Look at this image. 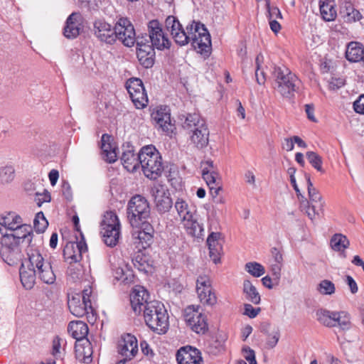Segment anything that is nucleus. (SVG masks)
Masks as SVG:
<instances>
[{
    "label": "nucleus",
    "instance_id": "e2e57ef3",
    "mask_svg": "<svg viewBox=\"0 0 364 364\" xmlns=\"http://www.w3.org/2000/svg\"><path fill=\"white\" fill-rule=\"evenodd\" d=\"M346 283L348 285L350 290L352 294L357 293L358 288V285L355 282V281L353 279V278L351 276H346Z\"/></svg>",
    "mask_w": 364,
    "mask_h": 364
},
{
    "label": "nucleus",
    "instance_id": "dca6fc26",
    "mask_svg": "<svg viewBox=\"0 0 364 364\" xmlns=\"http://www.w3.org/2000/svg\"><path fill=\"white\" fill-rule=\"evenodd\" d=\"M114 25L112 26L105 19L99 18L94 21L92 33L100 42L113 45L114 43Z\"/></svg>",
    "mask_w": 364,
    "mask_h": 364
},
{
    "label": "nucleus",
    "instance_id": "4d7b16f0",
    "mask_svg": "<svg viewBox=\"0 0 364 364\" xmlns=\"http://www.w3.org/2000/svg\"><path fill=\"white\" fill-rule=\"evenodd\" d=\"M63 341V339L60 338L58 336H56L54 337L53 340V345H52V354L55 358L60 356V347H61V342Z\"/></svg>",
    "mask_w": 364,
    "mask_h": 364
},
{
    "label": "nucleus",
    "instance_id": "3c124183",
    "mask_svg": "<svg viewBox=\"0 0 364 364\" xmlns=\"http://www.w3.org/2000/svg\"><path fill=\"white\" fill-rule=\"evenodd\" d=\"M280 338V333L279 330L274 331L271 334L267 335V341H266V347L268 349H272L274 348Z\"/></svg>",
    "mask_w": 364,
    "mask_h": 364
},
{
    "label": "nucleus",
    "instance_id": "6e6552de",
    "mask_svg": "<svg viewBox=\"0 0 364 364\" xmlns=\"http://www.w3.org/2000/svg\"><path fill=\"white\" fill-rule=\"evenodd\" d=\"M30 266L34 267L38 278L48 284L55 282L56 276L53 270L50 263L45 260L38 249L29 247L26 250Z\"/></svg>",
    "mask_w": 364,
    "mask_h": 364
},
{
    "label": "nucleus",
    "instance_id": "0eeeda50",
    "mask_svg": "<svg viewBox=\"0 0 364 364\" xmlns=\"http://www.w3.org/2000/svg\"><path fill=\"white\" fill-rule=\"evenodd\" d=\"M151 209L146 198L141 195L131 198L127 205V218L133 228H138L140 224L148 223Z\"/></svg>",
    "mask_w": 364,
    "mask_h": 364
},
{
    "label": "nucleus",
    "instance_id": "2f4dec72",
    "mask_svg": "<svg viewBox=\"0 0 364 364\" xmlns=\"http://www.w3.org/2000/svg\"><path fill=\"white\" fill-rule=\"evenodd\" d=\"M174 208L181 222L191 218L192 215L196 213V210L194 207L189 205L186 200L180 198L176 199L174 203Z\"/></svg>",
    "mask_w": 364,
    "mask_h": 364
},
{
    "label": "nucleus",
    "instance_id": "ea45409f",
    "mask_svg": "<svg viewBox=\"0 0 364 364\" xmlns=\"http://www.w3.org/2000/svg\"><path fill=\"white\" fill-rule=\"evenodd\" d=\"M349 245V240L342 234H335L331 239V247L335 251L344 252Z\"/></svg>",
    "mask_w": 364,
    "mask_h": 364
},
{
    "label": "nucleus",
    "instance_id": "a18cd8bd",
    "mask_svg": "<svg viewBox=\"0 0 364 364\" xmlns=\"http://www.w3.org/2000/svg\"><path fill=\"white\" fill-rule=\"evenodd\" d=\"M316 289L321 295H332L336 291V287L331 281L323 279L319 282Z\"/></svg>",
    "mask_w": 364,
    "mask_h": 364
},
{
    "label": "nucleus",
    "instance_id": "bb28decb",
    "mask_svg": "<svg viewBox=\"0 0 364 364\" xmlns=\"http://www.w3.org/2000/svg\"><path fill=\"white\" fill-rule=\"evenodd\" d=\"M68 331L77 343L87 340L88 326L86 323L81 321H71L68 324Z\"/></svg>",
    "mask_w": 364,
    "mask_h": 364
},
{
    "label": "nucleus",
    "instance_id": "4468645a",
    "mask_svg": "<svg viewBox=\"0 0 364 364\" xmlns=\"http://www.w3.org/2000/svg\"><path fill=\"white\" fill-rule=\"evenodd\" d=\"M151 195L154 198L156 209L159 214L168 213L173 206L170 193L166 187L156 184L151 188Z\"/></svg>",
    "mask_w": 364,
    "mask_h": 364
},
{
    "label": "nucleus",
    "instance_id": "20e7f679",
    "mask_svg": "<svg viewBox=\"0 0 364 364\" xmlns=\"http://www.w3.org/2000/svg\"><path fill=\"white\" fill-rule=\"evenodd\" d=\"M139 163L144 176L156 180L164 171V163L159 151L153 145L143 146L139 151Z\"/></svg>",
    "mask_w": 364,
    "mask_h": 364
},
{
    "label": "nucleus",
    "instance_id": "423d86ee",
    "mask_svg": "<svg viewBox=\"0 0 364 364\" xmlns=\"http://www.w3.org/2000/svg\"><path fill=\"white\" fill-rule=\"evenodd\" d=\"M274 89L283 97L291 98L297 91L300 80L287 68L274 66L272 71Z\"/></svg>",
    "mask_w": 364,
    "mask_h": 364
},
{
    "label": "nucleus",
    "instance_id": "680f3d73",
    "mask_svg": "<svg viewBox=\"0 0 364 364\" xmlns=\"http://www.w3.org/2000/svg\"><path fill=\"white\" fill-rule=\"evenodd\" d=\"M36 200L38 205L41 206L43 203L49 202L50 200V195L47 191H45L43 194L36 193Z\"/></svg>",
    "mask_w": 364,
    "mask_h": 364
},
{
    "label": "nucleus",
    "instance_id": "6ab92c4d",
    "mask_svg": "<svg viewBox=\"0 0 364 364\" xmlns=\"http://www.w3.org/2000/svg\"><path fill=\"white\" fill-rule=\"evenodd\" d=\"M87 246L85 242H68L63 249V257L69 264L76 263L81 260L82 252H85Z\"/></svg>",
    "mask_w": 364,
    "mask_h": 364
},
{
    "label": "nucleus",
    "instance_id": "393cba45",
    "mask_svg": "<svg viewBox=\"0 0 364 364\" xmlns=\"http://www.w3.org/2000/svg\"><path fill=\"white\" fill-rule=\"evenodd\" d=\"M305 179L306 181L308 194L309 198V203L312 205V208L317 211L323 210L324 201L323 200L322 196L318 191L314 187V185L311 181V176L309 173H305Z\"/></svg>",
    "mask_w": 364,
    "mask_h": 364
},
{
    "label": "nucleus",
    "instance_id": "ddd939ff",
    "mask_svg": "<svg viewBox=\"0 0 364 364\" xmlns=\"http://www.w3.org/2000/svg\"><path fill=\"white\" fill-rule=\"evenodd\" d=\"M202 176L209 186L213 196H216L222 189L221 178L214 166L213 161L208 160L202 163Z\"/></svg>",
    "mask_w": 364,
    "mask_h": 364
},
{
    "label": "nucleus",
    "instance_id": "72a5a7b5",
    "mask_svg": "<svg viewBox=\"0 0 364 364\" xmlns=\"http://www.w3.org/2000/svg\"><path fill=\"white\" fill-rule=\"evenodd\" d=\"M121 160L124 167L129 172H134L140 165L139 152L136 154L133 149H128L122 153Z\"/></svg>",
    "mask_w": 364,
    "mask_h": 364
},
{
    "label": "nucleus",
    "instance_id": "2eb2a0df",
    "mask_svg": "<svg viewBox=\"0 0 364 364\" xmlns=\"http://www.w3.org/2000/svg\"><path fill=\"white\" fill-rule=\"evenodd\" d=\"M196 292L201 303L210 306L217 302V297L213 291L210 279L206 275H200L196 281Z\"/></svg>",
    "mask_w": 364,
    "mask_h": 364
},
{
    "label": "nucleus",
    "instance_id": "c85d7f7f",
    "mask_svg": "<svg viewBox=\"0 0 364 364\" xmlns=\"http://www.w3.org/2000/svg\"><path fill=\"white\" fill-rule=\"evenodd\" d=\"M80 14L72 13L66 20L63 29V34L67 38H75L80 34V23L78 19Z\"/></svg>",
    "mask_w": 364,
    "mask_h": 364
},
{
    "label": "nucleus",
    "instance_id": "a19ab883",
    "mask_svg": "<svg viewBox=\"0 0 364 364\" xmlns=\"http://www.w3.org/2000/svg\"><path fill=\"white\" fill-rule=\"evenodd\" d=\"M101 228H120L119 218L114 211H107L103 217V220L100 225Z\"/></svg>",
    "mask_w": 364,
    "mask_h": 364
},
{
    "label": "nucleus",
    "instance_id": "5701e85b",
    "mask_svg": "<svg viewBox=\"0 0 364 364\" xmlns=\"http://www.w3.org/2000/svg\"><path fill=\"white\" fill-rule=\"evenodd\" d=\"M149 294L143 287H137L131 295L130 303L134 312L139 314L144 309V306L149 303Z\"/></svg>",
    "mask_w": 364,
    "mask_h": 364
},
{
    "label": "nucleus",
    "instance_id": "7ed1b4c3",
    "mask_svg": "<svg viewBox=\"0 0 364 364\" xmlns=\"http://www.w3.org/2000/svg\"><path fill=\"white\" fill-rule=\"evenodd\" d=\"M189 135L191 144L198 149L205 148L209 143V130L206 122L199 114H188L182 124Z\"/></svg>",
    "mask_w": 364,
    "mask_h": 364
},
{
    "label": "nucleus",
    "instance_id": "09e8293b",
    "mask_svg": "<svg viewBox=\"0 0 364 364\" xmlns=\"http://www.w3.org/2000/svg\"><path fill=\"white\" fill-rule=\"evenodd\" d=\"M48 225V223L46 219L43 212H39L36 215L33 220V227L35 230L38 232H43Z\"/></svg>",
    "mask_w": 364,
    "mask_h": 364
},
{
    "label": "nucleus",
    "instance_id": "4be33fe9",
    "mask_svg": "<svg viewBox=\"0 0 364 364\" xmlns=\"http://www.w3.org/2000/svg\"><path fill=\"white\" fill-rule=\"evenodd\" d=\"M220 240L221 233L213 232L208 235L206 241L209 249V257L215 264L220 262L223 251V245Z\"/></svg>",
    "mask_w": 364,
    "mask_h": 364
},
{
    "label": "nucleus",
    "instance_id": "c03bdc74",
    "mask_svg": "<svg viewBox=\"0 0 364 364\" xmlns=\"http://www.w3.org/2000/svg\"><path fill=\"white\" fill-rule=\"evenodd\" d=\"M245 270L255 277H259L265 273L264 267L257 262H250L245 265Z\"/></svg>",
    "mask_w": 364,
    "mask_h": 364
},
{
    "label": "nucleus",
    "instance_id": "4c0bfd02",
    "mask_svg": "<svg viewBox=\"0 0 364 364\" xmlns=\"http://www.w3.org/2000/svg\"><path fill=\"white\" fill-rule=\"evenodd\" d=\"M243 292L245 294L246 299L254 304H259L260 303L261 298L259 292L248 279L245 280L243 282Z\"/></svg>",
    "mask_w": 364,
    "mask_h": 364
},
{
    "label": "nucleus",
    "instance_id": "13d9d810",
    "mask_svg": "<svg viewBox=\"0 0 364 364\" xmlns=\"http://www.w3.org/2000/svg\"><path fill=\"white\" fill-rule=\"evenodd\" d=\"M267 7L269 14V18L277 19L282 18V16L280 10L277 7H271L269 5V0H266Z\"/></svg>",
    "mask_w": 364,
    "mask_h": 364
},
{
    "label": "nucleus",
    "instance_id": "58836bf2",
    "mask_svg": "<svg viewBox=\"0 0 364 364\" xmlns=\"http://www.w3.org/2000/svg\"><path fill=\"white\" fill-rule=\"evenodd\" d=\"M320 12L323 20L326 21H333L337 15L333 3L331 1H323L320 4Z\"/></svg>",
    "mask_w": 364,
    "mask_h": 364
},
{
    "label": "nucleus",
    "instance_id": "6e6d98bb",
    "mask_svg": "<svg viewBox=\"0 0 364 364\" xmlns=\"http://www.w3.org/2000/svg\"><path fill=\"white\" fill-rule=\"evenodd\" d=\"M244 314L250 317V318H255L259 313L261 311L260 308H254L250 304H245L244 306Z\"/></svg>",
    "mask_w": 364,
    "mask_h": 364
},
{
    "label": "nucleus",
    "instance_id": "c9c22d12",
    "mask_svg": "<svg viewBox=\"0 0 364 364\" xmlns=\"http://www.w3.org/2000/svg\"><path fill=\"white\" fill-rule=\"evenodd\" d=\"M100 234L105 244L109 247H114L119 242L120 228H101Z\"/></svg>",
    "mask_w": 364,
    "mask_h": 364
},
{
    "label": "nucleus",
    "instance_id": "b1692460",
    "mask_svg": "<svg viewBox=\"0 0 364 364\" xmlns=\"http://www.w3.org/2000/svg\"><path fill=\"white\" fill-rule=\"evenodd\" d=\"M134 235H137L138 244L142 249L149 247L153 242L154 230L153 226L148 222L140 224Z\"/></svg>",
    "mask_w": 364,
    "mask_h": 364
},
{
    "label": "nucleus",
    "instance_id": "a878e982",
    "mask_svg": "<svg viewBox=\"0 0 364 364\" xmlns=\"http://www.w3.org/2000/svg\"><path fill=\"white\" fill-rule=\"evenodd\" d=\"M151 118L163 131L171 130V115L169 109L166 106H161L154 110L151 113Z\"/></svg>",
    "mask_w": 364,
    "mask_h": 364
},
{
    "label": "nucleus",
    "instance_id": "338daca9",
    "mask_svg": "<svg viewBox=\"0 0 364 364\" xmlns=\"http://www.w3.org/2000/svg\"><path fill=\"white\" fill-rule=\"evenodd\" d=\"M282 148L287 151H290L294 148V139L292 138H286L282 144Z\"/></svg>",
    "mask_w": 364,
    "mask_h": 364
},
{
    "label": "nucleus",
    "instance_id": "49530a36",
    "mask_svg": "<svg viewBox=\"0 0 364 364\" xmlns=\"http://www.w3.org/2000/svg\"><path fill=\"white\" fill-rule=\"evenodd\" d=\"M90 346L91 344L88 339L75 345L76 352L80 355H83V360L85 362H87V360L89 359L92 355V349Z\"/></svg>",
    "mask_w": 364,
    "mask_h": 364
},
{
    "label": "nucleus",
    "instance_id": "39448f33",
    "mask_svg": "<svg viewBox=\"0 0 364 364\" xmlns=\"http://www.w3.org/2000/svg\"><path fill=\"white\" fill-rule=\"evenodd\" d=\"M144 318L146 324L153 331L165 333L168 329V314L164 305L158 301H151L144 306Z\"/></svg>",
    "mask_w": 364,
    "mask_h": 364
},
{
    "label": "nucleus",
    "instance_id": "052dcab7",
    "mask_svg": "<svg viewBox=\"0 0 364 364\" xmlns=\"http://www.w3.org/2000/svg\"><path fill=\"white\" fill-rule=\"evenodd\" d=\"M353 108L357 113L364 114V95L354 102Z\"/></svg>",
    "mask_w": 364,
    "mask_h": 364
},
{
    "label": "nucleus",
    "instance_id": "f3484780",
    "mask_svg": "<svg viewBox=\"0 0 364 364\" xmlns=\"http://www.w3.org/2000/svg\"><path fill=\"white\" fill-rule=\"evenodd\" d=\"M68 306L72 314L76 317H82L90 314L94 316L92 304L82 299L80 294H69L68 295Z\"/></svg>",
    "mask_w": 364,
    "mask_h": 364
},
{
    "label": "nucleus",
    "instance_id": "9d476101",
    "mask_svg": "<svg viewBox=\"0 0 364 364\" xmlns=\"http://www.w3.org/2000/svg\"><path fill=\"white\" fill-rule=\"evenodd\" d=\"M126 89L136 109H143L148 105V96L144 84L139 78L129 79L126 82Z\"/></svg>",
    "mask_w": 364,
    "mask_h": 364
},
{
    "label": "nucleus",
    "instance_id": "603ef678",
    "mask_svg": "<svg viewBox=\"0 0 364 364\" xmlns=\"http://www.w3.org/2000/svg\"><path fill=\"white\" fill-rule=\"evenodd\" d=\"M346 80L343 77H333L328 82V88L332 91H337L344 86Z\"/></svg>",
    "mask_w": 364,
    "mask_h": 364
},
{
    "label": "nucleus",
    "instance_id": "412c9836",
    "mask_svg": "<svg viewBox=\"0 0 364 364\" xmlns=\"http://www.w3.org/2000/svg\"><path fill=\"white\" fill-rule=\"evenodd\" d=\"M0 225L11 230H16L23 228L27 233L31 234V228L23 224L22 218L15 212H8L0 215Z\"/></svg>",
    "mask_w": 364,
    "mask_h": 364
},
{
    "label": "nucleus",
    "instance_id": "37998d69",
    "mask_svg": "<svg viewBox=\"0 0 364 364\" xmlns=\"http://www.w3.org/2000/svg\"><path fill=\"white\" fill-rule=\"evenodd\" d=\"M307 160L309 164L318 172L324 173V169L322 167L323 159L321 156L314 151H307L306 154Z\"/></svg>",
    "mask_w": 364,
    "mask_h": 364
},
{
    "label": "nucleus",
    "instance_id": "864d4df0",
    "mask_svg": "<svg viewBox=\"0 0 364 364\" xmlns=\"http://www.w3.org/2000/svg\"><path fill=\"white\" fill-rule=\"evenodd\" d=\"M242 355L249 364H257L255 358V353L249 346L242 348Z\"/></svg>",
    "mask_w": 364,
    "mask_h": 364
},
{
    "label": "nucleus",
    "instance_id": "9b49d317",
    "mask_svg": "<svg viewBox=\"0 0 364 364\" xmlns=\"http://www.w3.org/2000/svg\"><path fill=\"white\" fill-rule=\"evenodd\" d=\"M184 319L190 328L197 333H205L208 331L206 316L200 311L199 307L188 306L184 310Z\"/></svg>",
    "mask_w": 364,
    "mask_h": 364
},
{
    "label": "nucleus",
    "instance_id": "7c9ffc66",
    "mask_svg": "<svg viewBox=\"0 0 364 364\" xmlns=\"http://www.w3.org/2000/svg\"><path fill=\"white\" fill-rule=\"evenodd\" d=\"M19 274L21 282L23 287L26 289H31L36 284L37 275L35 267H25L24 264H21Z\"/></svg>",
    "mask_w": 364,
    "mask_h": 364
},
{
    "label": "nucleus",
    "instance_id": "a211bd4d",
    "mask_svg": "<svg viewBox=\"0 0 364 364\" xmlns=\"http://www.w3.org/2000/svg\"><path fill=\"white\" fill-rule=\"evenodd\" d=\"M117 349L118 353L124 357V360H132L138 352L136 337L130 333L122 335L119 341Z\"/></svg>",
    "mask_w": 364,
    "mask_h": 364
},
{
    "label": "nucleus",
    "instance_id": "e433bc0d",
    "mask_svg": "<svg viewBox=\"0 0 364 364\" xmlns=\"http://www.w3.org/2000/svg\"><path fill=\"white\" fill-rule=\"evenodd\" d=\"M336 311H331L320 309L316 312V320L324 326L331 328L336 327L335 316Z\"/></svg>",
    "mask_w": 364,
    "mask_h": 364
},
{
    "label": "nucleus",
    "instance_id": "de8ad7c7",
    "mask_svg": "<svg viewBox=\"0 0 364 364\" xmlns=\"http://www.w3.org/2000/svg\"><path fill=\"white\" fill-rule=\"evenodd\" d=\"M345 14V18L347 22H355L359 21L362 18V15L360 11L355 9L352 5L349 4L345 7L343 11Z\"/></svg>",
    "mask_w": 364,
    "mask_h": 364
},
{
    "label": "nucleus",
    "instance_id": "c756f323",
    "mask_svg": "<svg viewBox=\"0 0 364 364\" xmlns=\"http://www.w3.org/2000/svg\"><path fill=\"white\" fill-rule=\"evenodd\" d=\"M111 136L107 134H104L101 138L102 156L105 161L112 164L117 160L116 149L110 143Z\"/></svg>",
    "mask_w": 364,
    "mask_h": 364
},
{
    "label": "nucleus",
    "instance_id": "79ce46f5",
    "mask_svg": "<svg viewBox=\"0 0 364 364\" xmlns=\"http://www.w3.org/2000/svg\"><path fill=\"white\" fill-rule=\"evenodd\" d=\"M335 316L336 326L339 327L342 331L348 330L351 327L350 318L346 311H336Z\"/></svg>",
    "mask_w": 364,
    "mask_h": 364
},
{
    "label": "nucleus",
    "instance_id": "bf43d9fd",
    "mask_svg": "<svg viewBox=\"0 0 364 364\" xmlns=\"http://www.w3.org/2000/svg\"><path fill=\"white\" fill-rule=\"evenodd\" d=\"M135 43H136L137 49L143 48H142L143 46H153L154 47V45H152V43H151V41L149 40V36H147L146 35V37H144V36L138 37V38L136 37Z\"/></svg>",
    "mask_w": 364,
    "mask_h": 364
},
{
    "label": "nucleus",
    "instance_id": "f03ea898",
    "mask_svg": "<svg viewBox=\"0 0 364 364\" xmlns=\"http://www.w3.org/2000/svg\"><path fill=\"white\" fill-rule=\"evenodd\" d=\"M32 234L24 233L21 236L13 234H5L1 238L0 255L4 262L10 266L18 264L23 259V254L20 247L21 242L26 241L31 243ZM31 247L29 245L28 248Z\"/></svg>",
    "mask_w": 364,
    "mask_h": 364
},
{
    "label": "nucleus",
    "instance_id": "5fc2aeb1",
    "mask_svg": "<svg viewBox=\"0 0 364 364\" xmlns=\"http://www.w3.org/2000/svg\"><path fill=\"white\" fill-rule=\"evenodd\" d=\"M301 206L306 208V213L311 220H314L316 215H319L323 210H318L317 213L312 208V205L309 203L306 199L301 201Z\"/></svg>",
    "mask_w": 364,
    "mask_h": 364
},
{
    "label": "nucleus",
    "instance_id": "aec40b11",
    "mask_svg": "<svg viewBox=\"0 0 364 364\" xmlns=\"http://www.w3.org/2000/svg\"><path fill=\"white\" fill-rule=\"evenodd\" d=\"M178 364H202L200 352L191 346L181 348L176 353Z\"/></svg>",
    "mask_w": 364,
    "mask_h": 364
},
{
    "label": "nucleus",
    "instance_id": "f8f14e48",
    "mask_svg": "<svg viewBox=\"0 0 364 364\" xmlns=\"http://www.w3.org/2000/svg\"><path fill=\"white\" fill-rule=\"evenodd\" d=\"M147 29L149 40L154 48L161 50L170 48L171 43L164 33L162 26L158 20L150 21L148 23Z\"/></svg>",
    "mask_w": 364,
    "mask_h": 364
},
{
    "label": "nucleus",
    "instance_id": "473e14b6",
    "mask_svg": "<svg viewBox=\"0 0 364 364\" xmlns=\"http://www.w3.org/2000/svg\"><path fill=\"white\" fill-rule=\"evenodd\" d=\"M364 48L360 43L351 41L347 45L346 58L350 62L363 60Z\"/></svg>",
    "mask_w": 364,
    "mask_h": 364
},
{
    "label": "nucleus",
    "instance_id": "f704fd0d",
    "mask_svg": "<svg viewBox=\"0 0 364 364\" xmlns=\"http://www.w3.org/2000/svg\"><path fill=\"white\" fill-rule=\"evenodd\" d=\"M136 51L140 64L146 68H151L154 63L155 51L153 46H143Z\"/></svg>",
    "mask_w": 364,
    "mask_h": 364
},
{
    "label": "nucleus",
    "instance_id": "774afa93",
    "mask_svg": "<svg viewBox=\"0 0 364 364\" xmlns=\"http://www.w3.org/2000/svg\"><path fill=\"white\" fill-rule=\"evenodd\" d=\"M48 178L50 182V184L54 186L59 178V172L56 169H52L48 173Z\"/></svg>",
    "mask_w": 364,
    "mask_h": 364
},
{
    "label": "nucleus",
    "instance_id": "1a4fd4ad",
    "mask_svg": "<svg viewBox=\"0 0 364 364\" xmlns=\"http://www.w3.org/2000/svg\"><path fill=\"white\" fill-rule=\"evenodd\" d=\"M114 43L118 40L124 46L132 47L136 42V33L133 24L127 18H120L114 24Z\"/></svg>",
    "mask_w": 364,
    "mask_h": 364
},
{
    "label": "nucleus",
    "instance_id": "f257e3e1",
    "mask_svg": "<svg viewBox=\"0 0 364 364\" xmlns=\"http://www.w3.org/2000/svg\"><path fill=\"white\" fill-rule=\"evenodd\" d=\"M165 26L176 43L180 46L191 42L195 48H198L203 52L210 45V36L204 25L200 22L193 21L184 30L175 16H168L165 21Z\"/></svg>",
    "mask_w": 364,
    "mask_h": 364
},
{
    "label": "nucleus",
    "instance_id": "0e129e2a",
    "mask_svg": "<svg viewBox=\"0 0 364 364\" xmlns=\"http://www.w3.org/2000/svg\"><path fill=\"white\" fill-rule=\"evenodd\" d=\"M282 267V263H274L271 265V271L272 272L273 276L275 277V279H278L281 275V269Z\"/></svg>",
    "mask_w": 364,
    "mask_h": 364
},
{
    "label": "nucleus",
    "instance_id": "8fccbe9b",
    "mask_svg": "<svg viewBox=\"0 0 364 364\" xmlns=\"http://www.w3.org/2000/svg\"><path fill=\"white\" fill-rule=\"evenodd\" d=\"M14 178V168L6 166L0 168V181L3 183H8Z\"/></svg>",
    "mask_w": 364,
    "mask_h": 364
},
{
    "label": "nucleus",
    "instance_id": "cd10ccee",
    "mask_svg": "<svg viewBox=\"0 0 364 364\" xmlns=\"http://www.w3.org/2000/svg\"><path fill=\"white\" fill-rule=\"evenodd\" d=\"M182 223L188 235L196 238H202L204 236L203 224L198 221L195 215Z\"/></svg>",
    "mask_w": 364,
    "mask_h": 364
},
{
    "label": "nucleus",
    "instance_id": "69168bd1",
    "mask_svg": "<svg viewBox=\"0 0 364 364\" xmlns=\"http://www.w3.org/2000/svg\"><path fill=\"white\" fill-rule=\"evenodd\" d=\"M272 255L276 263H283V257L280 250L276 247H273L271 250Z\"/></svg>",
    "mask_w": 364,
    "mask_h": 364
}]
</instances>
